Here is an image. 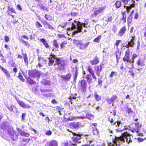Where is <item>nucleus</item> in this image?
Returning a JSON list of instances; mask_svg holds the SVG:
<instances>
[{
    "instance_id": "obj_1",
    "label": "nucleus",
    "mask_w": 146,
    "mask_h": 146,
    "mask_svg": "<svg viewBox=\"0 0 146 146\" xmlns=\"http://www.w3.org/2000/svg\"><path fill=\"white\" fill-rule=\"evenodd\" d=\"M132 140L130 138V135L128 133L124 132L121 136L119 137L115 138L113 141V143L115 146H119L120 144L123 142H127V143L131 142Z\"/></svg>"
},
{
    "instance_id": "obj_2",
    "label": "nucleus",
    "mask_w": 146,
    "mask_h": 146,
    "mask_svg": "<svg viewBox=\"0 0 146 146\" xmlns=\"http://www.w3.org/2000/svg\"><path fill=\"white\" fill-rule=\"evenodd\" d=\"M137 56V55L135 53L133 54L131 59L130 58V49L128 48L125 51L124 56L123 58V61L126 62L127 63H133L134 59Z\"/></svg>"
},
{
    "instance_id": "obj_3",
    "label": "nucleus",
    "mask_w": 146,
    "mask_h": 146,
    "mask_svg": "<svg viewBox=\"0 0 146 146\" xmlns=\"http://www.w3.org/2000/svg\"><path fill=\"white\" fill-rule=\"evenodd\" d=\"M71 25V27H69L67 29L68 31H70L77 29V30L74 31V33H75L81 32L82 28V26L84 27H86L85 23H82L79 22L77 23L76 25L73 23H72Z\"/></svg>"
},
{
    "instance_id": "obj_4",
    "label": "nucleus",
    "mask_w": 146,
    "mask_h": 146,
    "mask_svg": "<svg viewBox=\"0 0 146 146\" xmlns=\"http://www.w3.org/2000/svg\"><path fill=\"white\" fill-rule=\"evenodd\" d=\"M124 5V7L125 8L126 12L129 13L132 8L135 7V2L133 1L130 4L128 5V3L130 0H120Z\"/></svg>"
},
{
    "instance_id": "obj_5",
    "label": "nucleus",
    "mask_w": 146,
    "mask_h": 146,
    "mask_svg": "<svg viewBox=\"0 0 146 146\" xmlns=\"http://www.w3.org/2000/svg\"><path fill=\"white\" fill-rule=\"evenodd\" d=\"M105 6H103L101 7H94L92 9L93 13L91 15V18H94L97 16L98 15L103 13L106 9Z\"/></svg>"
},
{
    "instance_id": "obj_6",
    "label": "nucleus",
    "mask_w": 146,
    "mask_h": 146,
    "mask_svg": "<svg viewBox=\"0 0 146 146\" xmlns=\"http://www.w3.org/2000/svg\"><path fill=\"white\" fill-rule=\"evenodd\" d=\"M141 127V125L138 122H135L134 123H133L130 125L129 130L132 132L138 133Z\"/></svg>"
},
{
    "instance_id": "obj_7",
    "label": "nucleus",
    "mask_w": 146,
    "mask_h": 146,
    "mask_svg": "<svg viewBox=\"0 0 146 146\" xmlns=\"http://www.w3.org/2000/svg\"><path fill=\"white\" fill-rule=\"evenodd\" d=\"M87 86V84L86 81L85 80H81L78 82V88L82 92H85Z\"/></svg>"
},
{
    "instance_id": "obj_8",
    "label": "nucleus",
    "mask_w": 146,
    "mask_h": 146,
    "mask_svg": "<svg viewBox=\"0 0 146 146\" xmlns=\"http://www.w3.org/2000/svg\"><path fill=\"white\" fill-rule=\"evenodd\" d=\"M76 41V46L79 48V49L81 50H84L86 48L90 43L88 42L85 43H83L82 41L81 40Z\"/></svg>"
},
{
    "instance_id": "obj_9",
    "label": "nucleus",
    "mask_w": 146,
    "mask_h": 146,
    "mask_svg": "<svg viewBox=\"0 0 146 146\" xmlns=\"http://www.w3.org/2000/svg\"><path fill=\"white\" fill-rule=\"evenodd\" d=\"M28 74L30 77L38 78L40 76V73L36 70H29Z\"/></svg>"
},
{
    "instance_id": "obj_10",
    "label": "nucleus",
    "mask_w": 146,
    "mask_h": 146,
    "mask_svg": "<svg viewBox=\"0 0 146 146\" xmlns=\"http://www.w3.org/2000/svg\"><path fill=\"white\" fill-rule=\"evenodd\" d=\"M72 134L74 136H77L78 137L73 136L72 137L73 141L75 143H80L81 141H78L79 140H80L81 139V134L79 132H74L72 131L71 132Z\"/></svg>"
},
{
    "instance_id": "obj_11",
    "label": "nucleus",
    "mask_w": 146,
    "mask_h": 146,
    "mask_svg": "<svg viewBox=\"0 0 146 146\" xmlns=\"http://www.w3.org/2000/svg\"><path fill=\"white\" fill-rule=\"evenodd\" d=\"M85 114L82 113V114L83 115L81 116L80 118L81 119H83L86 118H87L88 119L91 120L92 119L94 118V116L91 113H89L86 111H85Z\"/></svg>"
},
{
    "instance_id": "obj_12",
    "label": "nucleus",
    "mask_w": 146,
    "mask_h": 146,
    "mask_svg": "<svg viewBox=\"0 0 146 146\" xmlns=\"http://www.w3.org/2000/svg\"><path fill=\"white\" fill-rule=\"evenodd\" d=\"M53 56L56 59L55 64L56 65L61 64L60 66H65V61L63 60L62 58H57L54 55H53Z\"/></svg>"
},
{
    "instance_id": "obj_13",
    "label": "nucleus",
    "mask_w": 146,
    "mask_h": 146,
    "mask_svg": "<svg viewBox=\"0 0 146 146\" xmlns=\"http://www.w3.org/2000/svg\"><path fill=\"white\" fill-rule=\"evenodd\" d=\"M89 128V131H90L91 133L94 135L97 136L99 135V131L98 129L96 127H93L91 126Z\"/></svg>"
},
{
    "instance_id": "obj_14",
    "label": "nucleus",
    "mask_w": 146,
    "mask_h": 146,
    "mask_svg": "<svg viewBox=\"0 0 146 146\" xmlns=\"http://www.w3.org/2000/svg\"><path fill=\"white\" fill-rule=\"evenodd\" d=\"M86 68L87 71L89 72L90 75L92 76L93 79L95 80H97V77L94 74V71L93 70L92 67L89 65Z\"/></svg>"
},
{
    "instance_id": "obj_15",
    "label": "nucleus",
    "mask_w": 146,
    "mask_h": 146,
    "mask_svg": "<svg viewBox=\"0 0 146 146\" xmlns=\"http://www.w3.org/2000/svg\"><path fill=\"white\" fill-rule=\"evenodd\" d=\"M38 63L36 65V67H41L43 66L44 64L46 63V60L43 58H41L40 56L38 57Z\"/></svg>"
},
{
    "instance_id": "obj_16",
    "label": "nucleus",
    "mask_w": 146,
    "mask_h": 146,
    "mask_svg": "<svg viewBox=\"0 0 146 146\" xmlns=\"http://www.w3.org/2000/svg\"><path fill=\"white\" fill-rule=\"evenodd\" d=\"M16 100L18 103L19 104V106L24 108L26 109H28V108H31V106L30 105H29L28 104H25L24 102L20 100H19L16 99Z\"/></svg>"
},
{
    "instance_id": "obj_17",
    "label": "nucleus",
    "mask_w": 146,
    "mask_h": 146,
    "mask_svg": "<svg viewBox=\"0 0 146 146\" xmlns=\"http://www.w3.org/2000/svg\"><path fill=\"white\" fill-rule=\"evenodd\" d=\"M104 65L103 64H100L99 65H97L94 67V68L96 71V74L98 76H100V73L102 70V66Z\"/></svg>"
},
{
    "instance_id": "obj_18",
    "label": "nucleus",
    "mask_w": 146,
    "mask_h": 146,
    "mask_svg": "<svg viewBox=\"0 0 146 146\" xmlns=\"http://www.w3.org/2000/svg\"><path fill=\"white\" fill-rule=\"evenodd\" d=\"M127 31V28L126 26H122L118 32V35L120 37L122 36Z\"/></svg>"
},
{
    "instance_id": "obj_19",
    "label": "nucleus",
    "mask_w": 146,
    "mask_h": 146,
    "mask_svg": "<svg viewBox=\"0 0 146 146\" xmlns=\"http://www.w3.org/2000/svg\"><path fill=\"white\" fill-rule=\"evenodd\" d=\"M45 146H58V143L57 141L52 140L47 142Z\"/></svg>"
},
{
    "instance_id": "obj_20",
    "label": "nucleus",
    "mask_w": 146,
    "mask_h": 146,
    "mask_svg": "<svg viewBox=\"0 0 146 146\" xmlns=\"http://www.w3.org/2000/svg\"><path fill=\"white\" fill-rule=\"evenodd\" d=\"M117 98V97L116 95H112L110 98L107 100V102L109 104H113L114 102L116 100Z\"/></svg>"
},
{
    "instance_id": "obj_21",
    "label": "nucleus",
    "mask_w": 146,
    "mask_h": 146,
    "mask_svg": "<svg viewBox=\"0 0 146 146\" xmlns=\"http://www.w3.org/2000/svg\"><path fill=\"white\" fill-rule=\"evenodd\" d=\"M42 23L43 24V25L45 26L46 25H47V26H46V28H48V29H50L51 30H54V28L47 21L45 20H43V22L42 21Z\"/></svg>"
},
{
    "instance_id": "obj_22",
    "label": "nucleus",
    "mask_w": 146,
    "mask_h": 146,
    "mask_svg": "<svg viewBox=\"0 0 146 146\" xmlns=\"http://www.w3.org/2000/svg\"><path fill=\"white\" fill-rule=\"evenodd\" d=\"M134 37H132V38L128 42V44H127L125 47L126 48L129 47H133L135 44V42L134 40Z\"/></svg>"
},
{
    "instance_id": "obj_23",
    "label": "nucleus",
    "mask_w": 146,
    "mask_h": 146,
    "mask_svg": "<svg viewBox=\"0 0 146 146\" xmlns=\"http://www.w3.org/2000/svg\"><path fill=\"white\" fill-rule=\"evenodd\" d=\"M99 58L97 56L94 57V59L93 60H91L90 61V64L92 65L97 64L99 63Z\"/></svg>"
},
{
    "instance_id": "obj_24",
    "label": "nucleus",
    "mask_w": 146,
    "mask_h": 146,
    "mask_svg": "<svg viewBox=\"0 0 146 146\" xmlns=\"http://www.w3.org/2000/svg\"><path fill=\"white\" fill-rule=\"evenodd\" d=\"M8 109L11 112L15 113H17L18 112V109L13 105H12L10 106L7 107Z\"/></svg>"
},
{
    "instance_id": "obj_25",
    "label": "nucleus",
    "mask_w": 146,
    "mask_h": 146,
    "mask_svg": "<svg viewBox=\"0 0 146 146\" xmlns=\"http://www.w3.org/2000/svg\"><path fill=\"white\" fill-rule=\"evenodd\" d=\"M42 82L43 84L45 85L49 86L51 84L50 79L49 78L43 79Z\"/></svg>"
},
{
    "instance_id": "obj_26",
    "label": "nucleus",
    "mask_w": 146,
    "mask_h": 146,
    "mask_svg": "<svg viewBox=\"0 0 146 146\" xmlns=\"http://www.w3.org/2000/svg\"><path fill=\"white\" fill-rule=\"evenodd\" d=\"M60 77L64 80L68 81L70 79L71 75L70 73H69L66 75H61Z\"/></svg>"
},
{
    "instance_id": "obj_27",
    "label": "nucleus",
    "mask_w": 146,
    "mask_h": 146,
    "mask_svg": "<svg viewBox=\"0 0 146 146\" xmlns=\"http://www.w3.org/2000/svg\"><path fill=\"white\" fill-rule=\"evenodd\" d=\"M136 63L138 66H141V67L145 65L144 61L141 58H139L137 60Z\"/></svg>"
},
{
    "instance_id": "obj_28",
    "label": "nucleus",
    "mask_w": 146,
    "mask_h": 146,
    "mask_svg": "<svg viewBox=\"0 0 146 146\" xmlns=\"http://www.w3.org/2000/svg\"><path fill=\"white\" fill-rule=\"evenodd\" d=\"M0 69L3 72L6 76L8 77L11 76L10 74L8 71L3 68L1 65H0Z\"/></svg>"
},
{
    "instance_id": "obj_29",
    "label": "nucleus",
    "mask_w": 146,
    "mask_h": 146,
    "mask_svg": "<svg viewBox=\"0 0 146 146\" xmlns=\"http://www.w3.org/2000/svg\"><path fill=\"white\" fill-rule=\"evenodd\" d=\"M23 56L24 63L26 66H28L29 64V60L28 58V56L27 54L25 53L22 54Z\"/></svg>"
},
{
    "instance_id": "obj_30",
    "label": "nucleus",
    "mask_w": 146,
    "mask_h": 146,
    "mask_svg": "<svg viewBox=\"0 0 146 146\" xmlns=\"http://www.w3.org/2000/svg\"><path fill=\"white\" fill-rule=\"evenodd\" d=\"M62 145L63 146H72L73 143L71 141H68L67 140L64 142Z\"/></svg>"
},
{
    "instance_id": "obj_31",
    "label": "nucleus",
    "mask_w": 146,
    "mask_h": 146,
    "mask_svg": "<svg viewBox=\"0 0 146 146\" xmlns=\"http://www.w3.org/2000/svg\"><path fill=\"white\" fill-rule=\"evenodd\" d=\"M27 82L28 84L30 85H31L34 84H35L36 82L34 80H33L30 77H25Z\"/></svg>"
},
{
    "instance_id": "obj_32",
    "label": "nucleus",
    "mask_w": 146,
    "mask_h": 146,
    "mask_svg": "<svg viewBox=\"0 0 146 146\" xmlns=\"http://www.w3.org/2000/svg\"><path fill=\"white\" fill-rule=\"evenodd\" d=\"M40 41L43 44L46 48H49V46L45 38H42L40 39Z\"/></svg>"
},
{
    "instance_id": "obj_33",
    "label": "nucleus",
    "mask_w": 146,
    "mask_h": 146,
    "mask_svg": "<svg viewBox=\"0 0 146 146\" xmlns=\"http://www.w3.org/2000/svg\"><path fill=\"white\" fill-rule=\"evenodd\" d=\"M114 5L116 9H118L121 7L122 3L120 1L117 0L114 3Z\"/></svg>"
},
{
    "instance_id": "obj_34",
    "label": "nucleus",
    "mask_w": 146,
    "mask_h": 146,
    "mask_svg": "<svg viewBox=\"0 0 146 146\" xmlns=\"http://www.w3.org/2000/svg\"><path fill=\"white\" fill-rule=\"evenodd\" d=\"M10 11L12 13H17L15 9L13 8H10V6H8V10L7 11V14L8 15H11V14L10 13Z\"/></svg>"
},
{
    "instance_id": "obj_35",
    "label": "nucleus",
    "mask_w": 146,
    "mask_h": 146,
    "mask_svg": "<svg viewBox=\"0 0 146 146\" xmlns=\"http://www.w3.org/2000/svg\"><path fill=\"white\" fill-rule=\"evenodd\" d=\"M94 97L95 100L97 101H99L101 99V96L98 94L97 92H94Z\"/></svg>"
},
{
    "instance_id": "obj_36",
    "label": "nucleus",
    "mask_w": 146,
    "mask_h": 146,
    "mask_svg": "<svg viewBox=\"0 0 146 146\" xmlns=\"http://www.w3.org/2000/svg\"><path fill=\"white\" fill-rule=\"evenodd\" d=\"M8 133L11 137H12L15 134L14 131L12 128L9 129L8 130Z\"/></svg>"
},
{
    "instance_id": "obj_37",
    "label": "nucleus",
    "mask_w": 146,
    "mask_h": 146,
    "mask_svg": "<svg viewBox=\"0 0 146 146\" xmlns=\"http://www.w3.org/2000/svg\"><path fill=\"white\" fill-rule=\"evenodd\" d=\"M86 78L89 84L91 83L92 81V79L90 75L89 74H87L86 76Z\"/></svg>"
},
{
    "instance_id": "obj_38",
    "label": "nucleus",
    "mask_w": 146,
    "mask_h": 146,
    "mask_svg": "<svg viewBox=\"0 0 146 146\" xmlns=\"http://www.w3.org/2000/svg\"><path fill=\"white\" fill-rule=\"evenodd\" d=\"M53 55H54L51 54L52 56L49 57L48 58L49 61L50 63H51V64H48V66H52L53 64L54 63V59L55 58H54L53 56Z\"/></svg>"
},
{
    "instance_id": "obj_39",
    "label": "nucleus",
    "mask_w": 146,
    "mask_h": 146,
    "mask_svg": "<svg viewBox=\"0 0 146 146\" xmlns=\"http://www.w3.org/2000/svg\"><path fill=\"white\" fill-rule=\"evenodd\" d=\"M71 125L74 128H78L80 126V123L79 122L76 123H72Z\"/></svg>"
},
{
    "instance_id": "obj_40",
    "label": "nucleus",
    "mask_w": 146,
    "mask_h": 146,
    "mask_svg": "<svg viewBox=\"0 0 146 146\" xmlns=\"http://www.w3.org/2000/svg\"><path fill=\"white\" fill-rule=\"evenodd\" d=\"M68 44L66 41L64 40L62 41L60 44V49H62L66 47V45Z\"/></svg>"
},
{
    "instance_id": "obj_41",
    "label": "nucleus",
    "mask_w": 146,
    "mask_h": 146,
    "mask_svg": "<svg viewBox=\"0 0 146 146\" xmlns=\"http://www.w3.org/2000/svg\"><path fill=\"white\" fill-rule=\"evenodd\" d=\"M52 45L56 48H58L59 47V44L57 40L54 39L53 40Z\"/></svg>"
},
{
    "instance_id": "obj_42",
    "label": "nucleus",
    "mask_w": 146,
    "mask_h": 146,
    "mask_svg": "<svg viewBox=\"0 0 146 146\" xmlns=\"http://www.w3.org/2000/svg\"><path fill=\"white\" fill-rule=\"evenodd\" d=\"M19 132L20 135L22 136H25L27 137L30 135V134L29 133H26L24 131H20Z\"/></svg>"
},
{
    "instance_id": "obj_43",
    "label": "nucleus",
    "mask_w": 146,
    "mask_h": 146,
    "mask_svg": "<svg viewBox=\"0 0 146 146\" xmlns=\"http://www.w3.org/2000/svg\"><path fill=\"white\" fill-rule=\"evenodd\" d=\"M117 75V73L116 72L112 71L109 75V77L110 78H112L113 76H116Z\"/></svg>"
},
{
    "instance_id": "obj_44",
    "label": "nucleus",
    "mask_w": 146,
    "mask_h": 146,
    "mask_svg": "<svg viewBox=\"0 0 146 146\" xmlns=\"http://www.w3.org/2000/svg\"><path fill=\"white\" fill-rule=\"evenodd\" d=\"M45 18L49 21H51L52 20V17L49 14H45L44 16Z\"/></svg>"
},
{
    "instance_id": "obj_45",
    "label": "nucleus",
    "mask_w": 146,
    "mask_h": 146,
    "mask_svg": "<svg viewBox=\"0 0 146 146\" xmlns=\"http://www.w3.org/2000/svg\"><path fill=\"white\" fill-rule=\"evenodd\" d=\"M132 16L129 15L127 18V23L128 25H129L132 22Z\"/></svg>"
},
{
    "instance_id": "obj_46",
    "label": "nucleus",
    "mask_w": 146,
    "mask_h": 146,
    "mask_svg": "<svg viewBox=\"0 0 146 146\" xmlns=\"http://www.w3.org/2000/svg\"><path fill=\"white\" fill-rule=\"evenodd\" d=\"M75 119V118L72 116H70L65 119L66 122H67L69 121H73Z\"/></svg>"
},
{
    "instance_id": "obj_47",
    "label": "nucleus",
    "mask_w": 146,
    "mask_h": 146,
    "mask_svg": "<svg viewBox=\"0 0 146 146\" xmlns=\"http://www.w3.org/2000/svg\"><path fill=\"white\" fill-rule=\"evenodd\" d=\"M102 36L101 35H98L96 38H95L93 40L94 42L99 43L100 40L101 39Z\"/></svg>"
},
{
    "instance_id": "obj_48",
    "label": "nucleus",
    "mask_w": 146,
    "mask_h": 146,
    "mask_svg": "<svg viewBox=\"0 0 146 146\" xmlns=\"http://www.w3.org/2000/svg\"><path fill=\"white\" fill-rule=\"evenodd\" d=\"M78 70L77 69H76L75 72V74L73 75L74 80L75 82H76V78L78 76Z\"/></svg>"
},
{
    "instance_id": "obj_49",
    "label": "nucleus",
    "mask_w": 146,
    "mask_h": 146,
    "mask_svg": "<svg viewBox=\"0 0 146 146\" xmlns=\"http://www.w3.org/2000/svg\"><path fill=\"white\" fill-rule=\"evenodd\" d=\"M121 42V40H117L115 43L114 44L115 46H116L117 48L118 47L119 44Z\"/></svg>"
},
{
    "instance_id": "obj_50",
    "label": "nucleus",
    "mask_w": 146,
    "mask_h": 146,
    "mask_svg": "<svg viewBox=\"0 0 146 146\" xmlns=\"http://www.w3.org/2000/svg\"><path fill=\"white\" fill-rule=\"evenodd\" d=\"M18 77L19 79L22 82H24L25 81V79L23 78V76L21 72H19L18 74Z\"/></svg>"
},
{
    "instance_id": "obj_51",
    "label": "nucleus",
    "mask_w": 146,
    "mask_h": 146,
    "mask_svg": "<svg viewBox=\"0 0 146 146\" xmlns=\"http://www.w3.org/2000/svg\"><path fill=\"white\" fill-rule=\"evenodd\" d=\"M20 41L22 43H24L26 46H30V44L28 43V42L27 41H25L23 40L22 38H21V39H20Z\"/></svg>"
},
{
    "instance_id": "obj_52",
    "label": "nucleus",
    "mask_w": 146,
    "mask_h": 146,
    "mask_svg": "<svg viewBox=\"0 0 146 146\" xmlns=\"http://www.w3.org/2000/svg\"><path fill=\"white\" fill-rule=\"evenodd\" d=\"M143 30L144 31L143 33V37L144 38L145 42L146 43V28H144Z\"/></svg>"
},
{
    "instance_id": "obj_53",
    "label": "nucleus",
    "mask_w": 146,
    "mask_h": 146,
    "mask_svg": "<svg viewBox=\"0 0 146 146\" xmlns=\"http://www.w3.org/2000/svg\"><path fill=\"white\" fill-rule=\"evenodd\" d=\"M112 17L111 15H109L108 16L107 20L106 21L108 22H110L112 21Z\"/></svg>"
},
{
    "instance_id": "obj_54",
    "label": "nucleus",
    "mask_w": 146,
    "mask_h": 146,
    "mask_svg": "<svg viewBox=\"0 0 146 146\" xmlns=\"http://www.w3.org/2000/svg\"><path fill=\"white\" fill-rule=\"evenodd\" d=\"M126 112L127 113H132L133 111L132 110L131 108L127 107V110H126Z\"/></svg>"
},
{
    "instance_id": "obj_55",
    "label": "nucleus",
    "mask_w": 146,
    "mask_h": 146,
    "mask_svg": "<svg viewBox=\"0 0 146 146\" xmlns=\"http://www.w3.org/2000/svg\"><path fill=\"white\" fill-rule=\"evenodd\" d=\"M35 25L37 28L41 27H42V25L38 21H37L35 22Z\"/></svg>"
},
{
    "instance_id": "obj_56",
    "label": "nucleus",
    "mask_w": 146,
    "mask_h": 146,
    "mask_svg": "<svg viewBox=\"0 0 146 146\" xmlns=\"http://www.w3.org/2000/svg\"><path fill=\"white\" fill-rule=\"evenodd\" d=\"M69 23H68L69 24ZM68 23H65L64 25L62 24H60L59 25V26H60L62 28H64L67 26Z\"/></svg>"
},
{
    "instance_id": "obj_57",
    "label": "nucleus",
    "mask_w": 146,
    "mask_h": 146,
    "mask_svg": "<svg viewBox=\"0 0 146 146\" xmlns=\"http://www.w3.org/2000/svg\"><path fill=\"white\" fill-rule=\"evenodd\" d=\"M111 114L110 115V116L112 115H113V116L115 115L116 114V111L115 110H113L112 111H110Z\"/></svg>"
},
{
    "instance_id": "obj_58",
    "label": "nucleus",
    "mask_w": 146,
    "mask_h": 146,
    "mask_svg": "<svg viewBox=\"0 0 146 146\" xmlns=\"http://www.w3.org/2000/svg\"><path fill=\"white\" fill-rule=\"evenodd\" d=\"M121 21H123V23L124 24L126 22V17H122L120 19Z\"/></svg>"
},
{
    "instance_id": "obj_59",
    "label": "nucleus",
    "mask_w": 146,
    "mask_h": 146,
    "mask_svg": "<svg viewBox=\"0 0 146 146\" xmlns=\"http://www.w3.org/2000/svg\"><path fill=\"white\" fill-rule=\"evenodd\" d=\"M139 13L138 12H136L135 13V14L134 15V19H137L139 17Z\"/></svg>"
},
{
    "instance_id": "obj_60",
    "label": "nucleus",
    "mask_w": 146,
    "mask_h": 146,
    "mask_svg": "<svg viewBox=\"0 0 146 146\" xmlns=\"http://www.w3.org/2000/svg\"><path fill=\"white\" fill-rule=\"evenodd\" d=\"M4 40L5 42H8L9 41V39L8 36L5 35L4 37Z\"/></svg>"
},
{
    "instance_id": "obj_61",
    "label": "nucleus",
    "mask_w": 146,
    "mask_h": 146,
    "mask_svg": "<svg viewBox=\"0 0 146 146\" xmlns=\"http://www.w3.org/2000/svg\"><path fill=\"white\" fill-rule=\"evenodd\" d=\"M12 70L13 72L15 73H17L18 71V69L16 67H15L13 68Z\"/></svg>"
},
{
    "instance_id": "obj_62",
    "label": "nucleus",
    "mask_w": 146,
    "mask_h": 146,
    "mask_svg": "<svg viewBox=\"0 0 146 146\" xmlns=\"http://www.w3.org/2000/svg\"><path fill=\"white\" fill-rule=\"evenodd\" d=\"M30 140V139L29 138H28L24 139L22 140L23 141H25L26 142H28Z\"/></svg>"
},
{
    "instance_id": "obj_63",
    "label": "nucleus",
    "mask_w": 146,
    "mask_h": 146,
    "mask_svg": "<svg viewBox=\"0 0 146 146\" xmlns=\"http://www.w3.org/2000/svg\"><path fill=\"white\" fill-rule=\"evenodd\" d=\"M40 9L43 10H47V8L46 7H45V6H44L42 5L40 6Z\"/></svg>"
},
{
    "instance_id": "obj_64",
    "label": "nucleus",
    "mask_w": 146,
    "mask_h": 146,
    "mask_svg": "<svg viewBox=\"0 0 146 146\" xmlns=\"http://www.w3.org/2000/svg\"><path fill=\"white\" fill-rule=\"evenodd\" d=\"M26 113H23L22 114V120L23 121L25 120V117L26 116Z\"/></svg>"
}]
</instances>
